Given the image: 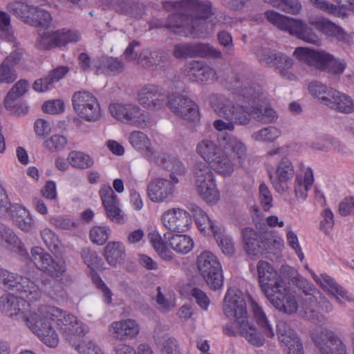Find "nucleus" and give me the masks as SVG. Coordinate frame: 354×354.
Wrapping results in <instances>:
<instances>
[{
	"instance_id": "21",
	"label": "nucleus",
	"mask_w": 354,
	"mask_h": 354,
	"mask_svg": "<svg viewBox=\"0 0 354 354\" xmlns=\"http://www.w3.org/2000/svg\"><path fill=\"white\" fill-rule=\"evenodd\" d=\"M32 261L35 266L48 273L52 277H60L66 271L65 262L59 260L55 261L53 260L51 256L45 252L40 247H35L31 250Z\"/></svg>"
},
{
	"instance_id": "1",
	"label": "nucleus",
	"mask_w": 354,
	"mask_h": 354,
	"mask_svg": "<svg viewBox=\"0 0 354 354\" xmlns=\"http://www.w3.org/2000/svg\"><path fill=\"white\" fill-rule=\"evenodd\" d=\"M225 86L231 91V97L218 93L209 96L210 105L218 116L234 120L240 125L248 124L250 117L263 123L272 122L277 119L274 110L259 104L262 100L261 86L245 74L239 73L229 77Z\"/></svg>"
},
{
	"instance_id": "25",
	"label": "nucleus",
	"mask_w": 354,
	"mask_h": 354,
	"mask_svg": "<svg viewBox=\"0 0 354 354\" xmlns=\"http://www.w3.org/2000/svg\"><path fill=\"white\" fill-rule=\"evenodd\" d=\"M295 176L292 163L288 159L282 160L277 165L274 176H270L271 183L276 192L283 194L289 190L288 183Z\"/></svg>"
},
{
	"instance_id": "28",
	"label": "nucleus",
	"mask_w": 354,
	"mask_h": 354,
	"mask_svg": "<svg viewBox=\"0 0 354 354\" xmlns=\"http://www.w3.org/2000/svg\"><path fill=\"white\" fill-rule=\"evenodd\" d=\"M315 181L312 169L302 165L294 181V192L296 199L304 202L308 197V193Z\"/></svg>"
},
{
	"instance_id": "41",
	"label": "nucleus",
	"mask_w": 354,
	"mask_h": 354,
	"mask_svg": "<svg viewBox=\"0 0 354 354\" xmlns=\"http://www.w3.org/2000/svg\"><path fill=\"white\" fill-rule=\"evenodd\" d=\"M131 145L140 153H146L152 155L151 140L148 136L142 131H134L129 136Z\"/></svg>"
},
{
	"instance_id": "45",
	"label": "nucleus",
	"mask_w": 354,
	"mask_h": 354,
	"mask_svg": "<svg viewBox=\"0 0 354 354\" xmlns=\"http://www.w3.org/2000/svg\"><path fill=\"white\" fill-rule=\"evenodd\" d=\"M57 35L55 31L54 32H46L39 30V38L37 41V47L39 50H50L56 47H59L57 39H56Z\"/></svg>"
},
{
	"instance_id": "15",
	"label": "nucleus",
	"mask_w": 354,
	"mask_h": 354,
	"mask_svg": "<svg viewBox=\"0 0 354 354\" xmlns=\"http://www.w3.org/2000/svg\"><path fill=\"white\" fill-rule=\"evenodd\" d=\"M98 194L104 209L106 217L112 222L118 225L125 223L127 216L121 208L118 196L110 185L102 184Z\"/></svg>"
},
{
	"instance_id": "31",
	"label": "nucleus",
	"mask_w": 354,
	"mask_h": 354,
	"mask_svg": "<svg viewBox=\"0 0 354 354\" xmlns=\"http://www.w3.org/2000/svg\"><path fill=\"white\" fill-rule=\"evenodd\" d=\"M292 55L299 62L317 69L320 64L326 61L328 57L325 55V51H319L307 47H297Z\"/></svg>"
},
{
	"instance_id": "39",
	"label": "nucleus",
	"mask_w": 354,
	"mask_h": 354,
	"mask_svg": "<svg viewBox=\"0 0 354 354\" xmlns=\"http://www.w3.org/2000/svg\"><path fill=\"white\" fill-rule=\"evenodd\" d=\"M0 243L10 247L15 252L21 256H26L28 252L24 248L20 239L15 235L13 231L4 225L0 226Z\"/></svg>"
},
{
	"instance_id": "20",
	"label": "nucleus",
	"mask_w": 354,
	"mask_h": 354,
	"mask_svg": "<svg viewBox=\"0 0 354 354\" xmlns=\"http://www.w3.org/2000/svg\"><path fill=\"white\" fill-rule=\"evenodd\" d=\"M173 55L178 59L187 57H202L221 59V51L209 44L186 43L174 46Z\"/></svg>"
},
{
	"instance_id": "40",
	"label": "nucleus",
	"mask_w": 354,
	"mask_h": 354,
	"mask_svg": "<svg viewBox=\"0 0 354 354\" xmlns=\"http://www.w3.org/2000/svg\"><path fill=\"white\" fill-rule=\"evenodd\" d=\"M140 46V43L137 41H133L131 42L126 50L124 52V57L127 60L132 61L138 59V64L145 66H150L154 64V61L152 57V53L149 52V50H143L139 57H137V54L134 52V48Z\"/></svg>"
},
{
	"instance_id": "5",
	"label": "nucleus",
	"mask_w": 354,
	"mask_h": 354,
	"mask_svg": "<svg viewBox=\"0 0 354 354\" xmlns=\"http://www.w3.org/2000/svg\"><path fill=\"white\" fill-rule=\"evenodd\" d=\"M182 4L194 12L196 17L191 18L183 13H173L165 24L151 23L150 29L165 27L178 35L198 38H207L214 32V24L206 21L214 14L210 1L184 0Z\"/></svg>"
},
{
	"instance_id": "23",
	"label": "nucleus",
	"mask_w": 354,
	"mask_h": 354,
	"mask_svg": "<svg viewBox=\"0 0 354 354\" xmlns=\"http://www.w3.org/2000/svg\"><path fill=\"white\" fill-rule=\"evenodd\" d=\"M140 331V326L138 322L131 318L114 321L108 328L110 336L119 340L133 339Z\"/></svg>"
},
{
	"instance_id": "14",
	"label": "nucleus",
	"mask_w": 354,
	"mask_h": 354,
	"mask_svg": "<svg viewBox=\"0 0 354 354\" xmlns=\"http://www.w3.org/2000/svg\"><path fill=\"white\" fill-rule=\"evenodd\" d=\"M72 104L76 114L87 122H95L101 116L100 102L88 91L75 92L72 97Z\"/></svg>"
},
{
	"instance_id": "19",
	"label": "nucleus",
	"mask_w": 354,
	"mask_h": 354,
	"mask_svg": "<svg viewBox=\"0 0 354 354\" xmlns=\"http://www.w3.org/2000/svg\"><path fill=\"white\" fill-rule=\"evenodd\" d=\"M160 222L170 232L184 233L192 226V216L181 207H173L165 211L160 216Z\"/></svg>"
},
{
	"instance_id": "9",
	"label": "nucleus",
	"mask_w": 354,
	"mask_h": 354,
	"mask_svg": "<svg viewBox=\"0 0 354 354\" xmlns=\"http://www.w3.org/2000/svg\"><path fill=\"white\" fill-rule=\"evenodd\" d=\"M265 16L273 26L288 32L292 36L315 45H318L320 42L319 37L313 29L301 19L291 18L273 10L266 11Z\"/></svg>"
},
{
	"instance_id": "64",
	"label": "nucleus",
	"mask_w": 354,
	"mask_h": 354,
	"mask_svg": "<svg viewBox=\"0 0 354 354\" xmlns=\"http://www.w3.org/2000/svg\"><path fill=\"white\" fill-rule=\"evenodd\" d=\"M82 257L84 262L91 270H95L100 266L102 260L96 252H91L90 250L85 248L82 252Z\"/></svg>"
},
{
	"instance_id": "4",
	"label": "nucleus",
	"mask_w": 354,
	"mask_h": 354,
	"mask_svg": "<svg viewBox=\"0 0 354 354\" xmlns=\"http://www.w3.org/2000/svg\"><path fill=\"white\" fill-rule=\"evenodd\" d=\"M0 281L8 288L15 290L19 297L6 294L0 298V310L15 320H24L29 328L28 319L37 312V308L28 309L27 302L37 301L41 297L39 286L28 277H21L0 268Z\"/></svg>"
},
{
	"instance_id": "38",
	"label": "nucleus",
	"mask_w": 354,
	"mask_h": 354,
	"mask_svg": "<svg viewBox=\"0 0 354 354\" xmlns=\"http://www.w3.org/2000/svg\"><path fill=\"white\" fill-rule=\"evenodd\" d=\"M243 242L244 249L247 254L250 256H257L261 254L263 250V242L260 243L258 239V233L252 228L246 227L242 231Z\"/></svg>"
},
{
	"instance_id": "24",
	"label": "nucleus",
	"mask_w": 354,
	"mask_h": 354,
	"mask_svg": "<svg viewBox=\"0 0 354 354\" xmlns=\"http://www.w3.org/2000/svg\"><path fill=\"white\" fill-rule=\"evenodd\" d=\"M189 211L198 230L201 234L204 235L213 234L214 238L220 237L221 229L223 227L212 219L201 207L192 205Z\"/></svg>"
},
{
	"instance_id": "57",
	"label": "nucleus",
	"mask_w": 354,
	"mask_h": 354,
	"mask_svg": "<svg viewBox=\"0 0 354 354\" xmlns=\"http://www.w3.org/2000/svg\"><path fill=\"white\" fill-rule=\"evenodd\" d=\"M41 291L42 292V290ZM43 292L50 298L57 302L63 301L66 297V291L59 284L49 286L44 284L43 287Z\"/></svg>"
},
{
	"instance_id": "35",
	"label": "nucleus",
	"mask_w": 354,
	"mask_h": 354,
	"mask_svg": "<svg viewBox=\"0 0 354 354\" xmlns=\"http://www.w3.org/2000/svg\"><path fill=\"white\" fill-rule=\"evenodd\" d=\"M323 100L324 105L339 112L349 113L354 111V101L351 97L336 90L330 99L326 97Z\"/></svg>"
},
{
	"instance_id": "48",
	"label": "nucleus",
	"mask_w": 354,
	"mask_h": 354,
	"mask_svg": "<svg viewBox=\"0 0 354 354\" xmlns=\"http://www.w3.org/2000/svg\"><path fill=\"white\" fill-rule=\"evenodd\" d=\"M325 55H328L326 61L320 64L319 69L321 71L328 70L329 72L334 74H341L346 68V63L344 61H340L335 59V57L325 52Z\"/></svg>"
},
{
	"instance_id": "59",
	"label": "nucleus",
	"mask_w": 354,
	"mask_h": 354,
	"mask_svg": "<svg viewBox=\"0 0 354 354\" xmlns=\"http://www.w3.org/2000/svg\"><path fill=\"white\" fill-rule=\"evenodd\" d=\"M49 221L57 228L62 230H72L75 229L78 225V223L75 219L68 216H59L51 217Z\"/></svg>"
},
{
	"instance_id": "61",
	"label": "nucleus",
	"mask_w": 354,
	"mask_h": 354,
	"mask_svg": "<svg viewBox=\"0 0 354 354\" xmlns=\"http://www.w3.org/2000/svg\"><path fill=\"white\" fill-rule=\"evenodd\" d=\"M12 37L10 17L6 12L0 10V39L9 40Z\"/></svg>"
},
{
	"instance_id": "10",
	"label": "nucleus",
	"mask_w": 354,
	"mask_h": 354,
	"mask_svg": "<svg viewBox=\"0 0 354 354\" xmlns=\"http://www.w3.org/2000/svg\"><path fill=\"white\" fill-rule=\"evenodd\" d=\"M26 1L32 5L21 2L10 3L8 5V9L12 11L14 15L27 24L35 27L48 28L51 23L52 17L49 12L38 7V6L48 4V1L46 0Z\"/></svg>"
},
{
	"instance_id": "3",
	"label": "nucleus",
	"mask_w": 354,
	"mask_h": 354,
	"mask_svg": "<svg viewBox=\"0 0 354 354\" xmlns=\"http://www.w3.org/2000/svg\"><path fill=\"white\" fill-rule=\"evenodd\" d=\"M247 304H250L253 319L263 335L267 337H274L272 325L262 308L250 295L244 294L236 287L230 288L227 290L223 305V313L227 317L234 319V323L226 324L223 328V332L232 337L240 335L250 344L261 347L265 343V338L248 321Z\"/></svg>"
},
{
	"instance_id": "34",
	"label": "nucleus",
	"mask_w": 354,
	"mask_h": 354,
	"mask_svg": "<svg viewBox=\"0 0 354 354\" xmlns=\"http://www.w3.org/2000/svg\"><path fill=\"white\" fill-rule=\"evenodd\" d=\"M68 71L69 68L67 66H57L50 71L46 77L35 80L32 87L37 92L47 91L52 88L53 83L62 80Z\"/></svg>"
},
{
	"instance_id": "29",
	"label": "nucleus",
	"mask_w": 354,
	"mask_h": 354,
	"mask_svg": "<svg viewBox=\"0 0 354 354\" xmlns=\"http://www.w3.org/2000/svg\"><path fill=\"white\" fill-rule=\"evenodd\" d=\"M147 194L153 203H162L173 196L174 188L167 179L158 178L152 180L148 185Z\"/></svg>"
},
{
	"instance_id": "50",
	"label": "nucleus",
	"mask_w": 354,
	"mask_h": 354,
	"mask_svg": "<svg viewBox=\"0 0 354 354\" xmlns=\"http://www.w3.org/2000/svg\"><path fill=\"white\" fill-rule=\"evenodd\" d=\"M286 239L288 245L295 252L299 260L302 261L304 259V254L299 241L297 233L292 230L290 225L286 226L285 228Z\"/></svg>"
},
{
	"instance_id": "18",
	"label": "nucleus",
	"mask_w": 354,
	"mask_h": 354,
	"mask_svg": "<svg viewBox=\"0 0 354 354\" xmlns=\"http://www.w3.org/2000/svg\"><path fill=\"white\" fill-rule=\"evenodd\" d=\"M259 62L265 64H272L281 75L288 80H295L297 76L290 71L294 62L290 57L277 53L270 48H262L257 53Z\"/></svg>"
},
{
	"instance_id": "42",
	"label": "nucleus",
	"mask_w": 354,
	"mask_h": 354,
	"mask_svg": "<svg viewBox=\"0 0 354 354\" xmlns=\"http://www.w3.org/2000/svg\"><path fill=\"white\" fill-rule=\"evenodd\" d=\"M148 238L153 249L161 259L166 261H170L173 259L174 254L172 252L167 248L160 234L157 230H153L149 232Z\"/></svg>"
},
{
	"instance_id": "60",
	"label": "nucleus",
	"mask_w": 354,
	"mask_h": 354,
	"mask_svg": "<svg viewBox=\"0 0 354 354\" xmlns=\"http://www.w3.org/2000/svg\"><path fill=\"white\" fill-rule=\"evenodd\" d=\"M162 167L178 176H184L186 173L185 167L176 156H167L163 160Z\"/></svg>"
},
{
	"instance_id": "43",
	"label": "nucleus",
	"mask_w": 354,
	"mask_h": 354,
	"mask_svg": "<svg viewBox=\"0 0 354 354\" xmlns=\"http://www.w3.org/2000/svg\"><path fill=\"white\" fill-rule=\"evenodd\" d=\"M277 333L280 344L286 347L300 341L295 331L288 325L283 322L277 325Z\"/></svg>"
},
{
	"instance_id": "6",
	"label": "nucleus",
	"mask_w": 354,
	"mask_h": 354,
	"mask_svg": "<svg viewBox=\"0 0 354 354\" xmlns=\"http://www.w3.org/2000/svg\"><path fill=\"white\" fill-rule=\"evenodd\" d=\"M138 101L145 108L158 110L167 105L174 114L184 120L192 122L200 120L198 105L193 100L178 93L169 96L156 84L142 86L138 93Z\"/></svg>"
},
{
	"instance_id": "44",
	"label": "nucleus",
	"mask_w": 354,
	"mask_h": 354,
	"mask_svg": "<svg viewBox=\"0 0 354 354\" xmlns=\"http://www.w3.org/2000/svg\"><path fill=\"white\" fill-rule=\"evenodd\" d=\"M156 303L159 309L169 311L176 307V296L168 290H162L160 287L157 288Z\"/></svg>"
},
{
	"instance_id": "26",
	"label": "nucleus",
	"mask_w": 354,
	"mask_h": 354,
	"mask_svg": "<svg viewBox=\"0 0 354 354\" xmlns=\"http://www.w3.org/2000/svg\"><path fill=\"white\" fill-rule=\"evenodd\" d=\"M310 24L315 28L325 35L328 38L335 39L337 41L349 44L352 41V37L346 33L343 28L332 22L326 18H322L317 20H311Z\"/></svg>"
},
{
	"instance_id": "22",
	"label": "nucleus",
	"mask_w": 354,
	"mask_h": 354,
	"mask_svg": "<svg viewBox=\"0 0 354 354\" xmlns=\"http://www.w3.org/2000/svg\"><path fill=\"white\" fill-rule=\"evenodd\" d=\"M310 273L316 283L329 295H332L339 304L354 302V299L344 288L338 285L335 281L326 274H315L310 270Z\"/></svg>"
},
{
	"instance_id": "11",
	"label": "nucleus",
	"mask_w": 354,
	"mask_h": 354,
	"mask_svg": "<svg viewBox=\"0 0 354 354\" xmlns=\"http://www.w3.org/2000/svg\"><path fill=\"white\" fill-rule=\"evenodd\" d=\"M196 268L200 276L212 290L223 288L224 277L222 266L218 257L212 252H201L196 258Z\"/></svg>"
},
{
	"instance_id": "13",
	"label": "nucleus",
	"mask_w": 354,
	"mask_h": 354,
	"mask_svg": "<svg viewBox=\"0 0 354 354\" xmlns=\"http://www.w3.org/2000/svg\"><path fill=\"white\" fill-rule=\"evenodd\" d=\"M273 288L266 297L276 309L288 315L300 311L295 295L289 288L287 281H277Z\"/></svg>"
},
{
	"instance_id": "51",
	"label": "nucleus",
	"mask_w": 354,
	"mask_h": 354,
	"mask_svg": "<svg viewBox=\"0 0 354 354\" xmlns=\"http://www.w3.org/2000/svg\"><path fill=\"white\" fill-rule=\"evenodd\" d=\"M55 32L59 47L64 46L68 43L77 42L81 38L80 33L76 30L62 29Z\"/></svg>"
},
{
	"instance_id": "17",
	"label": "nucleus",
	"mask_w": 354,
	"mask_h": 354,
	"mask_svg": "<svg viewBox=\"0 0 354 354\" xmlns=\"http://www.w3.org/2000/svg\"><path fill=\"white\" fill-rule=\"evenodd\" d=\"M111 115L122 122L142 127L147 121V114L133 104L112 103L109 107Z\"/></svg>"
},
{
	"instance_id": "58",
	"label": "nucleus",
	"mask_w": 354,
	"mask_h": 354,
	"mask_svg": "<svg viewBox=\"0 0 354 354\" xmlns=\"http://www.w3.org/2000/svg\"><path fill=\"white\" fill-rule=\"evenodd\" d=\"M260 204L264 211H269L273 207V198L268 186L262 183L259 187Z\"/></svg>"
},
{
	"instance_id": "62",
	"label": "nucleus",
	"mask_w": 354,
	"mask_h": 354,
	"mask_svg": "<svg viewBox=\"0 0 354 354\" xmlns=\"http://www.w3.org/2000/svg\"><path fill=\"white\" fill-rule=\"evenodd\" d=\"M132 5L131 0H104V6L120 13H129Z\"/></svg>"
},
{
	"instance_id": "55",
	"label": "nucleus",
	"mask_w": 354,
	"mask_h": 354,
	"mask_svg": "<svg viewBox=\"0 0 354 354\" xmlns=\"http://www.w3.org/2000/svg\"><path fill=\"white\" fill-rule=\"evenodd\" d=\"M281 135L279 129L274 127H268L256 132L252 138L257 141L272 142Z\"/></svg>"
},
{
	"instance_id": "52",
	"label": "nucleus",
	"mask_w": 354,
	"mask_h": 354,
	"mask_svg": "<svg viewBox=\"0 0 354 354\" xmlns=\"http://www.w3.org/2000/svg\"><path fill=\"white\" fill-rule=\"evenodd\" d=\"M110 235V227L106 225H96L90 230L91 241L95 244L102 245Z\"/></svg>"
},
{
	"instance_id": "46",
	"label": "nucleus",
	"mask_w": 354,
	"mask_h": 354,
	"mask_svg": "<svg viewBox=\"0 0 354 354\" xmlns=\"http://www.w3.org/2000/svg\"><path fill=\"white\" fill-rule=\"evenodd\" d=\"M268 3L274 8L292 15H297L302 8L298 0H268Z\"/></svg>"
},
{
	"instance_id": "12",
	"label": "nucleus",
	"mask_w": 354,
	"mask_h": 354,
	"mask_svg": "<svg viewBox=\"0 0 354 354\" xmlns=\"http://www.w3.org/2000/svg\"><path fill=\"white\" fill-rule=\"evenodd\" d=\"M259 283L261 289L266 295L272 291L277 281H287L296 273L290 266H282L279 273L268 261H260L257 264Z\"/></svg>"
},
{
	"instance_id": "30",
	"label": "nucleus",
	"mask_w": 354,
	"mask_h": 354,
	"mask_svg": "<svg viewBox=\"0 0 354 354\" xmlns=\"http://www.w3.org/2000/svg\"><path fill=\"white\" fill-rule=\"evenodd\" d=\"M22 50L17 49L12 52L0 64V83L11 84L17 79L14 67L20 62Z\"/></svg>"
},
{
	"instance_id": "63",
	"label": "nucleus",
	"mask_w": 354,
	"mask_h": 354,
	"mask_svg": "<svg viewBox=\"0 0 354 354\" xmlns=\"http://www.w3.org/2000/svg\"><path fill=\"white\" fill-rule=\"evenodd\" d=\"M196 151L198 155H216L218 147L212 140L204 139L197 145Z\"/></svg>"
},
{
	"instance_id": "32",
	"label": "nucleus",
	"mask_w": 354,
	"mask_h": 354,
	"mask_svg": "<svg viewBox=\"0 0 354 354\" xmlns=\"http://www.w3.org/2000/svg\"><path fill=\"white\" fill-rule=\"evenodd\" d=\"M15 225L24 232H29L35 227V222L29 211L21 205L15 203L10 207L7 213Z\"/></svg>"
},
{
	"instance_id": "37",
	"label": "nucleus",
	"mask_w": 354,
	"mask_h": 354,
	"mask_svg": "<svg viewBox=\"0 0 354 354\" xmlns=\"http://www.w3.org/2000/svg\"><path fill=\"white\" fill-rule=\"evenodd\" d=\"M207 160L209 169H213L217 173L223 176H230L234 171L236 161L239 159L232 160L230 156H205Z\"/></svg>"
},
{
	"instance_id": "27",
	"label": "nucleus",
	"mask_w": 354,
	"mask_h": 354,
	"mask_svg": "<svg viewBox=\"0 0 354 354\" xmlns=\"http://www.w3.org/2000/svg\"><path fill=\"white\" fill-rule=\"evenodd\" d=\"M185 73L191 82H205L218 80L215 70L200 61H192L185 65Z\"/></svg>"
},
{
	"instance_id": "49",
	"label": "nucleus",
	"mask_w": 354,
	"mask_h": 354,
	"mask_svg": "<svg viewBox=\"0 0 354 354\" xmlns=\"http://www.w3.org/2000/svg\"><path fill=\"white\" fill-rule=\"evenodd\" d=\"M315 8L334 17H340L345 15L344 8L337 6L325 0H309Z\"/></svg>"
},
{
	"instance_id": "8",
	"label": "nucleus",
	"mask_w": 354,
	"mask_h": 354,
	"mask_svg": "<svg viewBox=\"0 0 354 354\" xmlns=\"http://www.w3.org/2000/svg\"><path fill=\"white\" fill-rule=\"evenodd\" d=\"M297 286L305 294L299 311L300 316L314 322L325 320V317L321 312H331L332 304L308 281L302 279Z\"/></svg>"
},
{
	"instance_id": "33",
	"label": "nucleus",
	"mask_w": 354,
	"mask_h": 354,
	"mask_svg": "<svg viewBox=\"0 0 354 354\" xmlns=\"http://www.w3.org/2000/svg\"><path fill=\"white\" fill-rule=\"evenodd\" d=\"M167 244L173 251L183 255L189 253L194 248V241L190 235L178 232L170 234Z\"/></svg>"
},
{
	"instance_id": "47",
	"label": "nucleus",
	"mask_w": 354,
	"mask_h": 354,
	"mask_svg": "<svg viewBox=\"0 0 354 354\" xmlns=\"http://www.w3.org/2000/svg\"><path fill=\"white\" fill-rule=\"evenodd\" d=\"M309 93L317 98L319 102L324 104V99H330L332 94L335 91L331 88H328L326 85L318 82H312L308 85Z\"/></svg>"
},
{
	"instance_id": "16",
	"label": "nucleus",
	"mask_w": 354,
	"mask_h": 354,
	"mask_svg": "<svg viewBox=\"0 0 354 354\" xmlns=\"http://www.w3.org/2000/svg\"><path fill=\"white\" fill-rule=\"evenodd\" d=\"M312 339L322 354H348L346 346L332 330H316L312 333Z\"/></svg>"
},
{
	"instance_id": "36",
	"label": "nucleus",
	"mask_w": 354,
	"mask_h": 354,
	"mask_svg": "<svg viewBox=\"0 0 354 354\" xmlns=\"http://www.w3.org/2000/svg\"><path fill=\"white\" fill-rule=\"evenodd\" d=\"M104 255L107 263L111 266L122 263L126 256V248L120 241L109 242L104 249Z\"/></svg>"
},
{
	"instance_id": "2",
	"label": "nucleus",
	"mask_w": 354,
	"mask_h": 354,
	"mask_svg": "<svg viewBox=\"0 0 354 354\" xmlns=\"http://www.w3.org/2000/svg\"><path fill=\"white\" fill-rule=\"evenodd\" d=\"M28 322L30 330L47 346L55 348L59 343L58 335L51 326L53 322L79 354H105L95 342L85 336L88 331L86 325L56 306L40 304Z\"/></svg>"
},
{
	"instance_id": "54",
	"label": "nucleus",
	"mask_w": 354,
	"mask_h": 354,
	"mask_svg": "<svg viewBox=\"0 0 354 354\" xmlns=\"http://www.w3.org/2000/svg\"><path fill=\"white\" fill-rule=\"evenodd\" d=\"M28 86L29 84L28 81L25 80L18 81L8 93L4 100V105L10 106L8 102V100H17L21 97L27 92Z\"/></svg>"
},
{
	"instance_id": "7",
	"label": "nucleus",
	"mask_w": 354,
	"mask_h": 354,
	"mask_svg": "<svg viewBox=\"0 0 354 354\" xmlns=\"http://www.w3.org/2000/svg\"><path fill=\"white\" fill-rule=\"evenodd\" d=\"M192 176L198 196L209 205L217 203L220 194L205 156H196L193 160Z\"/></svg>"
},
{
	"instance_id": "53",
	"label": "nucleus",
	"mask_w": 354,
	"mask_h": 354,
	"mask_svg": "<svg viewBox=\"0 0 354 354\" xmlns=\"http://www.w3.org/2000/svg\"><path fill=\"white\" fill-rule=\"evenodd\" d=\"M41 237L53 252H57L62 248V243L58 236L50 229L45 228L40 232Z\"/></svg>"
},
{
	"instance_id": "56",
	"label": "nucleus",
	"mask_w": 354,
	"mask_h": 354,
	"mask_svg": "<svg viewBox=\"0 0 354 354\" xmlns=\"http://www.w3.org/2000/svg\"><path fill=\"white\" fill-rule=\"evenodd\" d=\"M67 144L65 136L56 134L52 136L44 142V146L51 152H59L63 150Z\"/></svg>"
}]
</instances>
